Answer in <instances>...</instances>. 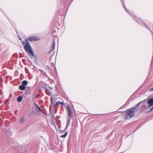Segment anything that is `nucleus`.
<instances>
[{
	"mask_svg": "<svg viewBox=\"0 0 153 153\" xmlns=\"http://www.w3.org/2000/svg\"><path fill=\"white\" fill-rule=\"evenodd\" d=\"M67 111L68 115L69 116V117H71L72 113L70 108V106L69 105H67Z\"/></svg>",
	"mask_w": 153,
	"mask_h": 153,
	"instance_id": "423d86ee",
	"label": "nucleus"
},
{
	"mask_svg": "<svg viewBox=\"0 0 153 153\" xmlns=\"http://www.w3.org/2000/svg\"><path fill=\"white\" fill-rule=\"evenodd\" d=\"M28 38H31V39H32V38H36L35 36H31L29 37Z\"/></svg>",
	"mask_w": 153,
	"mask_h": 153,
	"instance_id": "f3484780",
	"label": "nucleus"
},
{
	"mask_svg": "<svg viewBox=\"0 0 153 153\" xmlns=\"http://www.w3.org/2000/svg\"><path fill=\"white\" fill-rule=\"evenodd\" d=\"M149 29V30H150V29Z\"/></svg>",
	"mask_w": 153,
	"mask_h": 153,
	"instance_id": "c756f323",
	"label": "nucleus"
},
{
	"mask_svg": "<svg viewBox=\"0 0 153 153\" xmlns=\"http://www.w3.org/2000/svg\"><path fill=\"white\" fill-rule=\"evenodd\" d=\"M34 105H35V106L36 107V105H37L36 104V103L35 102H34Z\"/></svg>",
	"mask_w": 153,
	"mask_h": 153,
	"instance_id": "4be33fe9",
	"label": "nucleus"
},
{
	"mask_svg": "<svg viewBox=\"0 0 153 153\" xmlns=\"http://www.w3.org/2000/svg\"><path fill=\"white\" fill-rule=\"evenodd\" d=\"M145 26H146V27L148 29H149V27H148L147 26V25H145Z\"/></svg>",
	"mask_w": 153,
	"mask_h": 153,
	"instance_id": "412c9836",
	"label": "nucleus"
},
{
	"mask_svg": "<svg viewBox=\"0 0 153 153\" xmlns=\"http://www.w3.org/2000/svg\"><path fill=\"white\" fill-rule=\"evenodd\" d=\"M68 131L66 132L64 134L61 135L60 137H62V138H65V137L67 136V135H68Z\"/></svg>",
	"mask_w": 153,
	"mask_h": 153,
	"instance_id": "ddd939ff",
	"label": "nucleus"
},
{
	"mask_svg": "<svg viewBox=\"0 0 153 153\" xmlns=\"http://www.w3.org/2000/svg\"><path fill=\"white\" fill-rule=\"evenodd\" d=\"M51 102H52V98H51Z\"/></svg>",
	"mask_w": 153,
	"mask_h": 153,
	"instance_id": "393cba45",
	"label": "nucleus"
},
{
	"mask_svg": "<svg viewBox=\"0 0 153 153\" xmlns=\"http://www.w3.org/2000/svg\"><path fill=\"white\" fill-rule=\"evenodd\" d=\"M40 39H26L25 42H22V44L24 46L25 50L29 54H30L32 56H34V53L33 51L30 43L28 42V41H32L33 40L37 41Z\"/></svg>",
	"mask_w": 153,
	"mask_h": 153,
	"instance_id": "f257e3e1",
	"label": "nucleus"
},
{
	"mask_svg": "<svg viewBox=\"0 0 153 153\" xmlns=\"http://www.w3.org/2000/svg\"><path fill=\"white\" fill-rule=\"evenodd\" d=\"M36 111H37V110H39L40 111H42L41 109H40V107L38 106V105H36Z\"/></svg>",
	"mask_w": 153,
	"mask_h": 153,
	"instance_id": "4468645a",
	"label": "nucleus"
},
{
	"mask_svg": "<svg viewBox=\"0 0 153 153\" xmlns=\"http://www.w3.org/2000/svg\"><path fill=\"white\" fill-rule=\"evenodd\" d=\"M71 117H68V119L67 120V124H66V127L65 128V130H66L68 128V127L69 126L70 123L71 119Z\"/></svg>",
	"mask_w": 153,
	"mask_h": 153,
	"instance_id": "20e7f679",
	"label": "nucleus"
},
{
	"mask_svg": "<svg viewBox=\"0 0 153 153\" xmlns=\"http://www.w3.org/2000/svg\"><path fill=\"white\" fill-rule=\"evenodd\" d=\"M147 103L148 104V106L147 108H149L150 107L153 105V98H151L147 102Z\"/></svg>",
	"mask_w": 153,
	"mask_h": 153,
	"instance_id": "7ed1b4c3",
	"label": "nucleus"
},
{
	"mask_svg": "<svg viewBox=\"0 0 153 153\" xmlns=\"http://www.w3.org/2000/svg\"><path fill=\"white\" fill-rule=\"evenodd\" d=\"M121 2H122L123 4V7H124V8L126 10V11L128 13H129V12H128V11L127 10L126 8L125 7L124 4L123 3V0H121Z\"/></svg>",
	"mask_w": 153,
	"mask_h": 153,
	"instance_id": "9d476101",
	"label": "nucleus"
},
{
	"mask_svg": "<svg viewBox=\"0 0 153 153\" xmlns=\"http://www.w3.org/2000/svg\"><path fill=\"white\" fill-rule=\"evenodd\" d=\"M18 37L19 38H19V36L18 35Z\"/></svg>",
	"mask_w": 153,
	"mask_h": 153,
	"instance_id": "b1692460",
	"label": "nucleus"
},
{
	"mask_svg": "<svg viewBox=\"0 0 153 153\" xmlns=\"http://www.w3.org/2000/svg\"><path fill=\"white\" fill-rule=\"evenodd\" d=\"M133 18L134 19V17L133 16Z\"/></svg>",
	"mask_w": 153,
	"mask_h": 153,
	"instance_id": "a878e982",
	"label": "nucleus"
},
{
	"mask_svg": "<svg viewBox=\"0 0 153 153\" xmlns=\"http://www.w3.org/2000/svg\"><path fill=\"white\" fill-rule=\"evenodd\" d=\"M56 33H53L52 34V37H53L54 38H56L57 37V36H56Z\"/></svg>",
	"mask_w": 153,
	"mask_h": 153,
	"instance_id": "2eb2a0df",
	"label": "nucleus"
},
{
	"mask_svg": "<svg viewBox=\"0 0 153 153\" xmlns=\"http://www.w3.org/2000/svg\"><path fill=\"white\" fill-rule=\"evenodd\" d=\"M153 91V87H152V88H151L150 89V91Z\"/></svg>",
	"mask_w": 153,
	"mask_h": 153,
	"instance_id": "aec40b11",
	"label": "nucleus"
},
{
	"mask_svg": "<svg viewBox=\"0 0 153 153\" xmlns=\"http://www.w3.org/2000/svg\"><path fill=\"white\" fill-rule=\"evenodd\" d=\"M30 87L28 88V89H30Z\"/></svg>",
	"mask_w": 153,
	"mask_h": 153,
	"instance_id": "bb28decb",
	"label": "nucleus"
},
{
	"mask_svg": "<svg viewBox=\"0 0 153 153\" xmlns=\"http://www.w3.org/2000/svg\"><path fill=\"white\" fill-rule=\"evenodd\" d=\"M26 88L25 86L22 85H20L19 88L21 90H24Z\"/></svg>",
	"mask_w": 153,
	"mask_h": 153,
	"instance_id": "6e6552de",
	"label": "nucleus"
},
{
	"mask_svg": "<svg viewBox=\"0 0 153 153\" xmlns=\"http://www.w3.org/2000/svg\"><path fill=\"white\" fill-rule=\"evenodd\" d=\"M23 97L22 96H19L17 99V100L19 102H20L22 100Z\"/></svg>",
	"mask_w": 153,
	"mask_h": 153,
	"instance_id": "1a4fd4ad",
	"label": "nucleus"
},
{
	"mask_svg": "<svg viewBox=\"0 0 153 153\" xmlns=\"http://www.w3.org/2000/svg\"><path fill=\"white\" fill-rule=\"evenodd\" d=\"M141 103V102L139 103L136 105L134 107L131 108L130 109H131V110L133 111L134 112H134H137V108Z\"/></svg>",
	"mask_w": 153,
	"mask_h": 153,
	"instance_id": "39448f33",
	"label": "nucleus"
},
{
	"mask_svg": "<svg viewBox=\"0 0 153 153\" xmlns=\"http://www.w3.org/2000/svg\"><path fill=\"white\" fill-rule=\"evenodd\" d=\"M19 39V40H21V39Z\"/></svg>",
	"mask_w": 153,
	"mask_h": 153,
	"instance_id": "cd10ccee",
	"label": "nucleus"
},
{
	"mask_svg": "<svg viewBox=\"0 0 153 153\" xmlns=\"http://www.w3.org/2000/svg\"><path fill=\"white\" fill-rule=\"evenodd\" d=\"M134 115V112L131 110V109H129L126 111L124 118L125 120L129 119L133 117Z\"/></svg>",
	"mask_w": 153,
	"mask_h": 153,
	"instance_id": "f03ea898",
	"label": "nucleus"
},
{
	"mask_svg": "<svg viewBox=\"0 0 153 153\" xmlns=\"http://www.w3.org/2000/svg\"><path fill=\"white\" fill-rule=\"evenodd\" d=\"M59 104H61L62 105H64L63 102H56V105H58Z\"/></svg>",
	"mask_w": 153,
	"mask_h": 153,
	"instance_id": "dca6fc26",
	"label": "nucleus"
},
{
	"mask_svg": "<svg viewBox=\"0 0 153 153\" xmlns=\"http://www.w3.org/2000/svg\"><path fill=\"white\" fill-rule=\"evenodd\" d=\"M55 41L54 39L53 40V44L52 45V48H53V49H54L55 48Z\"/></svg>",
	"mask_w": 153,
	"mask_h": 153,
	"instance_id": "f8f14e48",
	"label": "nucleus"
},
{
	"mask_svg": "<svg viewBox=\"0 0 153 153\" xmlns=\"http://www.w3.org/2000/svg\"><path fill=\"white\" fill-rule=\"evenodd\" d=\"M53 49V48L51 49V50H50L49 52V53H50L52 52Z\"/></svg>",
	"mask_w": 153,
	"mask_h": 153,
	"instance_id": "a211bd4d",
	"label": "nucleus"
},
{
	"mask_svg": "<svg viewBox=\"0 0 153 153\" xmlns=\"http://www.w3.org/2000/svg\"><path fill=\"white\" fill-rule=\"evenodd\" d=\"M153 110V106L152 107L151 109H150V110L149 111H148V112H151Z\"/></svg>",
	"mask_w": 153,
	"mask_h": 153,
	"instance_id": "6ab92c4d",
	"label": "nucleus"
},
{
	"mask_svg": "<svg viewBox=\"0 0 153 153\" xmlns=\"http://www.w3.org/2000/svg\"><path fill=\"white\" fill-rule=\"evenodd\" d=\"M135 19L136 21H138V19H137V18H136V19Z\"/></svg>",
	"mask_w": 153,
	"mask_h": 153,
	"instance_id": "5701e85b",
	"label": "nucleus"
},
{
	"mask_svg": "<svg viewBox=\"0 0 153 153\" xmlns=\"http://www.w3.org/2000/svg\"><path fill=\"white\" fill-rule=\"evenodd\" d=\"M149 29V30H150V29Z\"/></svg>",
	"mask_w": 153,
	"mask_h": 153,
	"instance_id": "c85d7f7f",
	"label": "nucleus"
},
{
	"mask_svg": "<svg viewBox=\"0 0 153 153\" xmlns=\"http://www.w3.org/2000/svg\"><path fill=\"white\" fill-rule=\"evenodd\" d=\"M25 122L24 117L22 116L20 119L19 122L20 123L23 124Z\"/></svg>",
	"mask_w": 153,
	"mask_h": 153,
	"instance_id": "0eeeda50",
	"label": "nucleus"
},
{
	"mask_svg": "<svg viewBox=\"0 0 153 153\" xmlns=\"http://www.w3.org/2000/svg\"><path fill=\"white\" fill-rule=\"evenodd\" d=\"M27 84V80H24L22 82V85L25 86Z\"/></svg>",
	"mask_w": 153,
	"mask_h": 153,
	"instance_id": "9b49d317",
	"label": "nucleus"
}]
</instances>
